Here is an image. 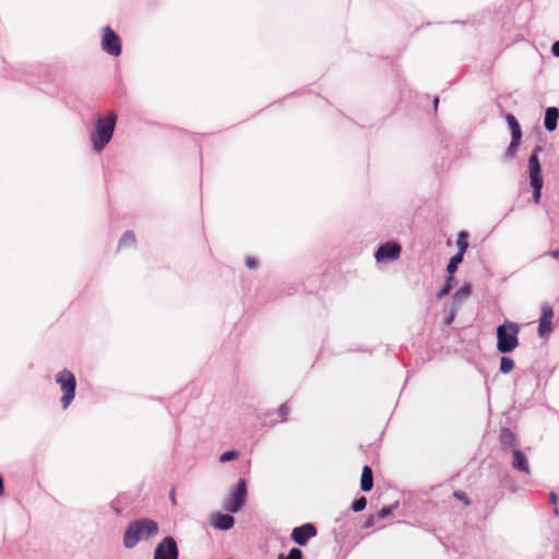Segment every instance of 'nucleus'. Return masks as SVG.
Instances as JSON below:
<instances>
[{
	"label": "nucleus",
	"instance_id": "nucleus-1",
	"mask_svg": "<svg viewBox=\"0 0 559 559\" xmlns=\"http://www.w3.org/2000/svg\"><path fill=\"white\" fill-rule=\"evenodd\" d=\"M118 116L115 111H109L106 116L95 118L93 130L90 134L92 148L95 153H100L111 141Z\"/></svg>",
	"mask_w": 559,
	"mask_h": 559
},
{
	"label": "nucleus",
	"instance_id": "nucleus-2",
	"mask_svg": "<svg viewBox=\"0 0 559 559\" xmlns=\"http://www.w3.org/2000/svg\"><path fill=\"white\" fill-rule=\"evenodd\" d=\"M158 530V523L150 518H140L131 521L123 533L124 548H134L140 540L150 539L157 535Z\"/></svg>",
	"mask_w": 559,
	"mask_h": 559
},
{
	"label": "nucleus",
	"instance_id": "nucleus-3",
	"mask_svg": "<svg viewBox=\"0 0 559 559\" xmlns=\"http://www.w3.org/2000/svg\"><path fill=\"white\" fill-rule=\"evenodd\" d=\"M519 333L520 325L518 323L504 320L496 330L497 350L502 355L512 353L519 346Z\"/></svg>",
	"mask_w": 559,
	"mask_h": 559
},
{
	"label": "nucleus",
	"instance_id": "nucleus-4",
	"mask_svg": "<svg viewBox=\"0 0 559 559\" xmlns=\"http://www.w3.org/2000/svg\"><path fill=\"white\" fill-rule=\"evenodd\" d=\"M543 151L540 145H536L528 157V175L532 188L533 201L538 204L542 199V190L544 187L543 169L539 162V153Z\"/></svg>",
	"mask_w": 559,
	"mask_h": 559
},
{
	"label": "nucleus",
	"instance_id": "nucleus-5",
	"mask_svg": "<svg viewBox=\"0 0 559 559\" xmlns=\"http://www.w3.org/2000/svg\"><path fill=\"white\" fill-rule=\"evenodd\" d=\"M248 497L247 480L239 478L235 486L231 487L223 508L230 514H236L242 510Z\"/></svg>",
	"mask_w": 559,
	"mask_h": 559
},
{
	"label": "nucleus",
	"instance_id": "nucleus-6",
	"mask_svg": "<svg viewBox=\"0 0 559 559\" xmlns=\"http://www.w3.org/2000/svg\"><path fill=\"white\" fill-rule=\"evenodd\" d=\"M56 382L60 385L62 396L60 399L63 409H67L75 397L76 379L72 371L63 369L56 374Z\"/></svg>",
	"mask_w": 559,
	"mask_h": 559
},
{
	"label": "nucleus",
	"instance_id": "nucleus-7",
	"mask_svg": "<svg viewBox=\"0 0 559 559\" xmlns=\"http://www.w3.org/2000/svg\"><path fill=\"white\" fill-rule=\"evenodd\" d=\"M508 128L511 133V141L503 153L504 160H511L516 156L518 150L522 144V128L516 117L513 114H507L504 116Z\"/></svg>",
	"mask_w": 559,
	"mask_h": 559
},
{
	"label": "nucleus",
	"instance_id": "nucleus-8",
	"mask_svg": "<svg viewBox=\"0 0 559 559\" xmlns=\"http://www.w3.org/2000/svg\"><path fill=\"white\" fill-rule=\"evenodd\" d=\"M100 46L111 57H119L122 52L121 38L109 25L103 28Z\"/></svg>",
	"mask_w": 559,
	"mask_h": 559
},
{
	"label": "nucleus",
	"instance_id": "nucleus-9",
	"mask_svg": "<svg viewBox=\"0 0 559 559\" xmlns=\"http://www.w3.org/2000/svg\"><path fill=\"white\" fill-rule=\"evenodd\" d=\"M153 559H179V548L173 536L164 537L155 547Z\"/></svg>",
	"mask_w": 559,
	"mask_h": 559
},
{
	"label": "nucleus",
	"instance_id": "nucleus-10",
	"mask_svg": "<svg viewBox=\"0 0 559 559\" xmlns=\"http://www.w3.org/2000/svg\"><path fill=\"white\" fill-rule=\"evenodd\" d=\"M401 252L402 247L399 242L386 241L377 248L373 255L378 263H388L397 260Z\"/></svg>",
	"mask_w": 559,
	"mask_h": 559
},
{
	"label": "nucleus",
	"instance_id": "nucleus-11",
	"mask_svg": "<svg viewBox=\"0 0 559 559\" xmlns=\"http://www.w3.org/2000/svg\"><path fill=\"white\" fill-rule=\"evenodd\" d=\"M317 534L318 530L316 525L311 522H308L294 527L290 534V538L298 546L305 547L311 538L317 536Z\"/></svg>",
	"mask_w": 559,
	"mask_h": 559
},
{
	"label": "nucleus",
	"instance_id": "nucleus-12",
	"mask_svg": "<svg viewBox=\"0 0 559 559\" xmlns=\"http://www.w3.org/2000/svg\"><path fill=\"white\" fill-rule=\"evenodd\" d=\"M211 525L213 528L227 532L235 526V518L230 513L215 512L211 515Z\"/></svg>",
	"mask_w": 559,
	"mask_h": 559
},
{
	"label": "nucleus",
	"instance_id": "nucleus-13",
	"mask_svg": "<svg viewBox=\"0 0 559 559\" xmlns=\"http://www.w3.org/2000/svg\"><path fill=\"white\" fill-rule=\"evenodd\" d=\"M499 442L502 451H508L511 448H516L519 445V440L510 428L502 427L499 432Z\"/></svg>",
	"mask_w": 559,
	"mask_h": 559
},
{
	"label": "nucleus",
	"instance_id": "nucleus-14",
	"mask_svg": "<svg viewBox=\"0 0 559 559\" xmlns=\"http://www.w3.org/2000/svg\"><path fill=\"white\" fill-rule=\"evenodd\" d=\"M512 467L525 474L530 473V463L525 453L520 449H514L512 452Z\"/></svg>",
	"mask_w": 559,
	"mask_h": 559
},
{
	"label": "nucleus",
	"instance_id": "nucleus-15",
	"mask_svg": "<svg viewBox=\"0 0 559 559\" xmlns=\"http://www.w3.org/2000/svg\"><path fill=\"white\" fill-rule=\"evenodd\" d=\"M559 109L555 106L548 107L544 115V128L548 132H554L558 127Z\"/></svg>",
	"mask_w": 559,
	"mask_h": 559
},
{
	"label": "nucleus",
	"instance_id": "nucleus-16",
	"mask_svg": "<svg viewBox=\"0 0 559 559\" xmlns=\"http://www.w3.org/2000/svg\"><path fill=\"white\" fill-rule=\"evenodd\" d=\"M373 488V472L369 465H364L360 477V489L365 492L371 491Z\"/></svg>",
	"mask_w": 559,
	"mask_h": 559
},
{
	"label": "nucleus",
	"instance_id": "nucleus-17",
	"mask_svg": "<svg viewBox=\"0 0 559 559\" xmlns=\"http://www.w3.org/2000/svg\"><path fill=\"white\" fill-rule=\"evenodd\" d=\"M472 293V286L468 283L462 285L452 296L453 304L461 306L463 299L467 298Z\"/></svg>",
	"mask_w": 559,
	"mask_h": 559
},
{
	"label": "nucleus",
	"instance_id": "nucleus-18",
	"mask_svg": "<svg viewBox=\"0 0 559 559\" xmlns=\"http://www.w3.org/2000/svg\"><path fill=\"white\" fill-rule=\"evenodd\" d=\"M464 259V254L461 252H456L454 255H452L447 264V273L449 275H452L457 271L459 265L462 263Z\"/></svg>",
	"mask_w": 559,
	"mask_h": 559
},
{
	"label": "nucleus",
	"instance_id": "nucleus-19",
	"mask_svg": "<svg viewBox=\"0 0 559 559\" xmlns=\"http://www.w3.org/2000/svg\"><path fill=\"white\" fill-rule=\"evenodd\" d=\"M453 283H454V276L448 274L444 278L443 285L437 292V295H436L437 299L444 298L453 288Z\"/></svg>",
	"mask_w": 559,
	"mask_h": 559
},
{
	"label": "nucleus",
	"instance_id": "nucleus-20",
	"mask_svg": "<svg viewBox=\"0 0 559 559\" xmlns=\"http://www.w3.org/2000/svg\"><path fill=\"white\" fill-rule=\"evenodd\" d=\"M514 366L515 364L513 358L507 355H502V357L500 358L499 372L502 374H508L513 370Z\"/></svg>",
	"mask_w": 559,
	"mask_h": 559
},
{
	"label": "nucleus",
	"instance_id": "nucleus-21",
	"mask_svg": "<svg viewBox=\"0 0 559 559\" xmlns=\"http://www.w3.org/2000/svg\"><path fill=\"white\" fill-rule=\"evenodd\" d=\"M456 246H457V252L465 254V252L468 248V233L467 231L461 230L457 234Z\"/></svg>",
	"mask_w": 559,
	"mask_h": 559
},
{
	"label": "nucleus",
	"instance_id": "nucleus-22",
	"mask_svg": "<svg viewBox=\"0 0 559 559\" xmlns=\"http://www.w3.org/2000/svg\"><path fill=\"white\" fill-rule=\"evenodd\" d=\"M552 331H554L552 321L538 320L537 332H538L539 337H548Z\"/></svg>",
	"mask_w": 559,
	"mask_h": 559
},
{
	"label": "nucleus",
	"instance_id": "nucleus-23",
	"mask_svg": "<svg viewBox=\"0 0 559 559\" xmlns=\"http://www.w3.org/2000/svg\"><path fill=\"white\" fill-rule=\"evenodd\" d=\"M136 242L135 235L132 230H126L120 240H119V247H131L134 246Z\"/></svg>",
	"mask_w": 559,
	"mask_h": 559
},
{
	"label": "nucleus",
	"instance_id": "nucleus-24",
	"mask_svg": "<svg viewBox=\"0 0 559 559\" xmlns=\"http://www.w3.org/2000/svg\"><path fill=\"white\" fill-rule=\"evenodd\" d=\"M367 503V498L365 496H360L350 503V510L355 513L361 512L366 509Z\"/></svg>",
	"mask_w": 559,
	"mask_h": 559
},
{
	"label": "nucleus",
	"instance_id": "nucleus-25",
	"mask_svg": "<svg viewBox=\"0 0 559 559\" xmlns=\"http://www.w3.org/2000/svg\"><path fill=\"white\" fill-rule=\"evenodd\" d=\"M304 552L298 547H293L289 549L288 554H280L277 559H302Z\"/></svg>",
	"mask_w": 559,
	"mask_h": 559
},
{
	"label": "nucleus",
	"instance_id": "nucleus-26",
	"mask_svg": "<svg viewBox=\"0 0 559 559\" xmlns=\"http://www.w3.org/2000/svg\"><path fill=\"white\" fill-rule=\"evenodd\" d=\"M238 457H239V452L237 450H227L221 454L219 462L226 463V462L234 461Z\"/></svg>",
	"mask_w": 559,
	"mask_h": 559
},
{
	"label": "nucleus",
	"instance_id": "nucleus-27",
	"mask_svg": "<svg viewBox=\"0 0 559 559\" xmlns=\"http://www.w3.org/2000/svg\"><path fill=\"white\" fill-rule=\"evenodd\" d=\"M554 319V310L548 304H544L542 306V316L539 318L540 321H552Z\"/></svg>",
	"mask_w": 559,
	"mask_h": 559
},
{
	"label": "nucleus",
	"instance_id": "nucleus-28",
	"mask_svg": "<svg viewBox=\"0 0 559 559\" xmlns=\"http://www.w3.org/2000/svg\"><path fill=\"white\" fill-rule=\"evenodd\" d=\"M459 308H460L459 305L452 304V306L450 308V311L445 314V317L443 319V323L445 325L452 324V322L454 321L455 316H456V313L459 311Z\"/></svg>",
	"mask_w": 559,
	"mask_h": 559
},
{
	"label": "nucleus",
	"instance_id": "nucleus-29",
	"mask_svg": "<svg viewBox=\"0 0 559 559\" xmlns=\"http://www.w3.org/2000/svg\"><path fill=\"white\" fill-rule=\"evenodd\" d=\"M396 507H397V503H394V504H391V506H385V507L381 508V509L377 512L376 516H377L378 519H385V518H389L390 515H392V514H393V511H394V509H395Z\"/></svg>",
	"mask_w": 559,
	"mask_h": 559
},
{
	"label": "nucleus",
	"instance_id": "nucleus-30",
	"mask_svg": "<svg viewBox=\"0 0 559 559\" xmlns=\"http://www.w3.org/2000/svg\"><path fill=\"white\" fill-rule=\"evenodd\" d=\"M453 497L460 501H462L465 506H469L472 503L471 499L468 498L467 493L463 490H455L453 492Z\"/></svg>",
	"mask_w": 559,
	"mask_h": 559
},
{
	"label": "nucleus",
	"instance_id": "nucleus-31",
	"mask_svg": "<svg viewBox=\"0 0 559 559\" xmlns=\"http://www.w3.org/2000/svg\"><path fill=\"white\" fill-rule=\"evenodd\" d=\"M277 413H278V415L281 417L280 421L281 423L286 421L287 420V416L289 414V407H288L287 403L281 404L278 406V408H277Z\"/></svg>",
	"mask_w": 559,
	"mask_h": 559
},
{
	"label": "nucleus",
	"instance_id": "nucleus-32",
	"mask_svg": "<svg viewBox=\"0 0 559 559\" xmlns=\"http://www.w3.org/2000/svg\"><path fill=\"white\" fill-rule=\"evenodd\" d=\"M558 501H559V496L557 492L555 491H550L549 493V502L555 507L554 508V512L555 514H558L559 513V510H558Z\"/></svg>",
	"mask_w": 559,
	"mask_h": 559
},
{
	"label": "nucleus",
	"instance_id": "nucleus-33",
	"mask_svg": "<svg viewBox=\"0 0 559 559\" xmlns=\"http://www.w3.org/2000/svg\"><path fill=\"white\" fill-rule=\"evenodd\" d=\"M245 264L248 269L254 270V269H257L259 262H258V259L254 257H247L245 260Z\"/></svg>",
	"mask_w": 559,
	"mask_h": 559
},
{
	"label": "nucleus",
	"instance_id": "nucleus-34",
	"mask_svg": "<svg viewBox=\"0 0 559 559\" xmlns=\"http://www.w3.org/2000/svg\"><path fill=\"white\" fill-rule=\"evenodd\" d=\"M376 518H377L376 515H369V516L365 520V522H364V524H362V528H366V530L371 528V527L374 525V520H376Z\"/></svg>",
	"mask_w": 559,
	"mask_h": 559
},
{
	"label": "nucleus",
	"instance_id": "nucleus-35",
	"mask_svg": "<svg viewBox=\"0 0 559 559\" xmlns=\"http://www.w3.org/2000/svg\"><path fill=\"white\" fill-rule=\"evenodd\" d=\"M546 255L551 257L556 260H559V249L558 248L551 249V250L545 252L544 254H542L540 257H546Z\"/></svg>",
	"mask_w": 559,
	"mask_h": 559
},
{
	"label": "nucleus",
	"instance_id": "nucleus-36",
	"mask_svg": "<svg viewBox=\"0 0 559 559\" xmlns=\"http://www.w3.org/2000/svg\"><path fill=\"white\" fill-rule=\"evenodd\" d=\"M551 53L554 57L559 58V39L551 45Z\"/></svg>",
	"mask_w": 559,
	"mask_h": 559
},
{
	"label": "nucleus",
	"instance_id": "nucleus-37",
	"mask_svg": "<svg viewBox=\"0 0 559 559\" xmlns=\"http://www.w3.org/2000/svg\"><path fill=\"white\" fill-rule=\"evenodd\" d=\"M348 515V511H343L340 516L335 519L336 523H343L344 519Z\"/></svg>",
	"mask_w": 559,
	"mask_h": 559
},
{
	"label": "nucleus",
	"instance_id": "nucleus-38",
	"mask_svg": "<svg viewBox=\"0 0 559 559\" xmlns=\"http://www.w3.org/2000/svg\"><path fill=\"white\" fill-rule=\"evenodd\" d=\"M4 493V479L2 475L0 474V497H2Z\"/></svg>",
	"mask_w": 559,
	"mask_h": 559
},
{
	"label": "nucleus",
	"instance_id": "nucleus-39",
	"mask_svg": "<svg viewBox=\"0 0 559 559\" xmlns=\"http://www.w3.org/2000/svg\"><path fill=\"white\" fill-rule=\"evenodd\" d=\"M438 105H439V97L438 96H435L433 100H432V107H433V110L437 111L438 109Z\"/></svg>",
	"mask_w": 559,
	"mask_h": 559
},
{
	"label": "nucleus",
	"instance_id": "nucleus-40",
	"mask_svg": "<svg viewBox=\"0 0 559 559\" xmlns=\"http://www.w3.org/2000/svg\"><path fill=\"white\" fill-rule=\"evenodd\" d=\"M170 500H171V502H173L174 504L176 503V493H175V490H174V489H171V491H170Z\"/></svg>",
	"mask_w": 559,
	"mask_h": 559
},
{
	"label": "nucleus",
	"instance_id": "nucleus-41",
	"mask_svg": "<svg viewBox=\"0 0 559 559\" xmlns=\"http://www.w3.org/2000/svg\"><path fill=\"white\" fill-rule=\"evenodd\" d=\"M114 511H115L116 515H120L121 514V511L118 508H115Z\"/></svg>",
	"mask_w": 559,
	"mask_h": 559
}]
</instances>
